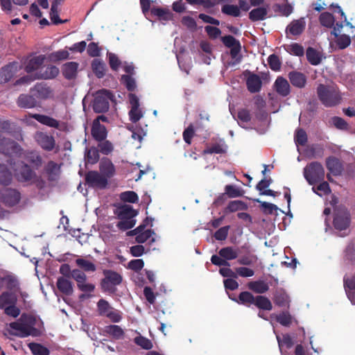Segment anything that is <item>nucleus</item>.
Returning <instances> with one entry per match:
<instances>
[{"label": "nucleus", "mask_w": 355, "mask_h": 355, "mask_svg": "<svg viewBox=\"0 0 355 355\" xmlns=\"http://www.w3.org/2000/svg\"><path fill=\"white\" fill-rule=\"evenodd\" d=\"M36 318L34 315L22 313L18 321L10 322L9 326L12 330L10 334L19 338H26L29 336H38L40 331L35 327L36 324Z\"/></svg>", "instance_id": "nucleus-1"}, {"label": "nucleus", "mask_w": 355, "mask_h": 355, "mask_svg": "<svg viewBox=\"0 0 355 355\" xmlns=\"http://www.w3.org/2000/svg\"><path fill=\"white\" fill-rule=\"evenodd\" d=\"M317 95L321 103L327 107H335L342 101L338 88L332 85L319 84L317 87Z\"/></svg>", "instance_id": "nucleus-2"}, {"label": "nucleus", "mask_w": 355, "mask_h": 355, "mask_svg": "<svg viewBox=\"0 0 355 355\" xmlns=\"http://www.w3.org/2000/svg\"><path fill=\"white\" fill-rule=\"evenodd\" d=\"M230 298L238 304L247 306L254 304L258 309L265 311H270L272 309V303L267 297L261 295L254 297L249 291L241 292L238 298H232L230 296Z\"/></svg>", "instance_id": "nucleus-3"}, {"label": "nucleus", "mask_w": 355, "mask_h": 355, "mask_svg": "<svg viewBox=\"0 0 355 355\" xmlns=\"http://www.w3.org/2000/svg\"><path fill=\"white\" fill-rule=\"evenodd\" d=\"M104 278L101 280L100 286L103 292L109 294H114L116 292V286L123 281L122 276L112 270H103Z\"/></svg>", "instance_id": "nucleus-4"}, {"label": "nucleus", "mask_w": 355, "mask_h": 355, "mask_svg": "<svg viewBox=\"0 0 355 355\" xmlns=\"http://www.w3.org/2000/svg\"><path fill=\"white\" fill-rule=\"evenodd\" d=\"M114 98L112 93L106 89L97 91L92 102V108L96 113H104L108 111L110 101Z\"/></svg>", "instance_id": "nucleus-5"}, {"label": "nucleus", "mask_w": 355, "mask_h": 355, "mask_svg": "<svg viewBox=\"0 0 355 355\" xmlns=\"http://www.w3.org/2000/svg\"><path fill=\"white\" fill-rule=\"evenodd\" d=\"M304 176L309 184L313 185L324 178V169L318 162H312L304 168Z\"/></svg>", "instance_id": "nucleus-6"}, {"label": "nucleus", "mask_w": 355, "mask_h": 355, "mask_svg": "<svg viewBox=\"0 0 355 355\" xmlns=\"http://www.w3.org/2000/svg\"><path fill=\"white\" fill-rule=\"evenodd\" d=\"M351 224V214L349 210L340 207L334 212L333 225L336 230L342 231L347 230Z\"/></svg>", "instance_id": "nucleus-7"}, {"label": "nucleus", "mask_w": 355, "mask_h": 355, "mask_svg": "<svg viewBox=\"0 0 355 355\" xmlns=\"http://www.w3.org/2000/svg\"><path fill=\"white\" fill-rule=\"evenodd\" d=\"M221 41L226 47L230 48V56L234 60L232 64L240 63L242 60V55L240 54L241 50L240 42L230 35L222 37Z\"/></svg>", "instance_id": "nucleus-8"}, {"label": "nucleus", "mask_w": 355, "mask_h": 355, "mask_svg": "<svg viewBox=\"0 0 355 355\" xmlns=\"http://www.w3.org/2000/svg\"><path fill=\"white\" fill-rule=\"evenodd\" d=\"M15 175L18 181L21 182H27L38 179L33 168H32L29 164L24 162H21L15 169Z\"/></svg>", "instance_id": "nucleus-9"}, {"label": "nucleus", "mask_w": 355, "mask_h": 355, "mask_svg": "<svg viewBox=\"0 0 355 355\" xmlns=\"http://www.w3.org/2000/svg\"><path fill=\"white\" fill-rule=\"evenodd\" d=\"M86 184L92 188L103 189H105L108 181L106 177L102 175L101 173L96 171H89L85 175Z\"/></svg>", "instance_id": "nucleus-10"}, {"label": "nucleus", "mask_w": 355, "mask_h": 355, "mask_svg": "<svg viewBox=\"0 0 355 355\" xmlns=\"http://www.w3.org/2000/svg\"><path fill=\"white\" fill-rule=\"evenodd\" d=\"M37 144L45 151L53 150L56 145L55 139L46 132L37 131L34 135Z\"/></svg>", "instance_id": "nucleus-11"}, {"label": "nucleus", "mask_w": 355, "mask_h": 355, "mask_svg": "<svg viewBox=\"0 0 355 355\" xmlns=\"http://www.w3.org/2000/svg\"><path fill=\"white\" fill-rule=\"evenodd\" d=\"M0 200L6 207H12L21 200V193L15 189L6 188L0 193Z\"/></svg>", "instance_id": "nucleus-12"}, {"label": "nucleus", "mask_w": 355, "mask_h": 355, "mask_svg": "<svg viewBox=\"0 0 355 355\" xmlns=\"http://www.w3.org/2000/svg\"><path fill=\"white\" fill-rule=\"evenodd\" d=\"M73 279L76 282L77 288L83 293H92L95 290V285L87 282V275L83 270H75Z\"/></svg>", "instance_id": "nucleus-13"}, {"label": "nucleus", "mask_w": 355, "mask_h": 355, "mask_svg": "<svg viewBox=\"0 0 355 355\" xmlns=\"http://www.w3.org/2000/svg\"><path fill=\"white\" fill-rule=\"evenodd\" d=\"M21 148L19 145L10 139L3 136L0 131V153L10 157L12 154H17Z\"/></svg>", "instance_id": "nucleus-14"}, {"label": "nucleus", "mask_w": 355, "mask_h": 355, "mask_svg": "<svg viewBox=\"0 0 355 355\" xmlns=\"http://www.w3.org/2000/svg\"><path fill=\"white\" fill-rule=\"evenodd\" d=\"M23 158L31 167L38 170L43 165V159L40 152L36 150H28L24 152Z\"/></svg>", "instance_id": "nucleus-15"}, {"label": "nucleus", "mask_w": 355, "mask_h": 355, "mask_svg": "<svg viewBox=\"0 0 355 355\" xmlns=\"http://www.w3.org/2000/svg\"><path fill=\"white\" fill-rule=\"evenodd\" d=\"M243 75L247 77L246 86L248 90L252 94L259 92L262 87L261 78L257 74L254 73L249 70H245L243 72Z\"/></svg>", "instance_id": "nucleus-16"}, {"label": "nucleus", "mask_w": 355, "mask_h": 355, "mask_svg": "<svg viewBox=\"0 0 355 355\" xmlns=\"http://www.w3.org/2000/svg\"><path fill=\"white\" fill-rule=\"evenodd\" d=\"M31 117L35 119L39 123L50 128H54L59 130H64L66 128V124L64 123H60L59 121L47 115L32 114Z\"/></svg>", "instance_id": "nucleus-17"}, {"label": "nucleus", "mask_w": 355, "mask_h": 355, "mask_svg": "<svg viewBox=\"0 0 355 355\" xmlns=\"http://www.w3.org/2000/svg\"><path fill=\"white\" fill-rule=\"evenodd\" d=\"M18 62H12L0 69V84L9 82L18 71Z\"/></svg>", "instance_id": "nucleus-18"}, {"label": "nucleus", "mask_w": 355, "mask_h": 355, "mask_svg": "<svg viewBox=\"0 0 355 355\" xmlns=\"http://www.w3.org/2000/svg\"><path fill=\"white\" fill-rule=\"evenodd\" d=\"M44 55L28 57L24 62V69L28 73L37 70L44 62Z\"/></svg>", "instance_id": "nucleus-19"}, {"label": "nucleus", "mask_w": 355, "mask_h": 355, "mask_svg": "<svg viewBox=\"0 0 355 355\" xmlns=\"http://www.w3.org/2000/svg\"><path fill=\"white\" fill-rule=\"evenodd\" d=\"M325 165L327 170L334 176L341 175L344 170L341 161L334 156H329L327 157L325 160Z\"/></svg>", "instance_id": "nucleus-20"}, {"label": "nucleus", "mask_w": 355, "mask_h": 355, "mask_svg": "<svg viewBox=\"0 0 355 355\" xmlns=\"http://www.w3.org/2000/svg\"><path fill=\"white\" fill-rule=\"evenodd\" d=\"M288 78L291 84L298 89H303L307 83L306 76L297 71H291L288 73Z\"/></svg>", "instance_id": "nucleus-21"}, {"label": "nucleus", "mask_w": 355, "mask_h": 355, "mask_svg": "<svg viewBox=\"0 0 355 355\" xmlns=\"http://www.w3.org/2000/svg\"><path fill=\"white\" fill-rule=\"evenodd\" d=\"M137 214V211L129 205H120L114 210V214L119 220L135 218Z\"/></svg>", "instance_id": "nucleus-22"}, {"label": "nucleus", "mask_w": 355, "mask_h": 355, "mask_svg": "<svg viewBox=\"0 0 355 355\" xmlns=\"http://www.w3.org/2000/svg\"><path fill=\"white\" fill-rule=\"evenodd\" d=\"M306 27V21L304 17L293 20L286 27V33L293 36L300 35Z\"/></svg>", "instance_id": "nucleus-23"}, {"label": "nucleus", "mask_w": 355, "mask_h": 355, "mask_svg": "<svg viewBox=\"0 0 355 355\" xmlns=\"http://www.w3.org/2000/svg\"><path fill=\"white\" fill-rule=\"evenodd\" d=\"M274 88L276 92L282 97L288 96L291 93V86L288 80L282 77L278 76L275 81Z\"/></svg>", "instance_id": "nucleus-24"}, {"label": "nucleus", "mask_w": 355, "mask_h": 355, "mask_svg": "<svg viewBox=\"0 0 355 355\" xmlns=\"http://www.w3.org/2000/svg\"><path fill=\"white\" fill-rule=\"evenodd\" d=\"M44 171L49 181H55L60 174V165L54 161H49L44 168Z\"/></svg>", "instance_id": "nucleus-25"}, {"label": "nucleus", "mask_w": 355, "mask_h": 355, "mask_svg": "<svg viewBox=\"0 0 355 355\" xmlns=\"http://www.w3.org/2000/svg\"><path fill=\"white\" fill-rule=\"evenodd\" d=\"M91 134L94 139L97 141H104L107 136V131L105 125L101 124L97 121L93 122L91 128Z\"/></svg>", "instance_id": "nucleus-26"}, {"label": "nucleus", "mask_w": 355, "mask_h": 355, "mask_svg": "<svg viewBox=\"0 0 355 355\" xmlns=\"http://www.w3.org/2000/svg\"><path fill=\"white\" fill-rule=\"evenodd\" d=\"M78 63L76 62H68L64 63L61 68L63 76L67 80H73L76 78Z\"/></svg>", "instance_id": "nucleus-27"}, {"label": "nucleus", "mask_w": 355, "mask_h": 355, "mask_svg": "<svg viewBox=\"0 0 355 355\" xmlns=\"http://www.w3.org/2000/svg\"><path fill=\"white\" fill-rule=\"evenodd\" d=\"M17 104L21 108L31 109L37 106V101L32 95L21 94L17 100Z\"/></svg>", "instance_id": "nucleus-28"}, {"label": "nucleus", "mask_w": 355, "mask_h": 355, "mask_svg": "<svg viewBox=\"0 0 355 355\" xmlns=\"http://www.w3.org/2000/svg\"><path fill=\"white\" fill-rule=\"evenodd\" d=\"M31 92H35L38 98L46 99L49 98L52 94V89L44 83H37L33 88Z\"/></svg>", "instance_id": "nucleus-29"}, {"label": "nucleus", "mask_w": 355, "mask_h": 355, "mask_svg": "<svg viewBox=\"0 0 355 355\" xmlns=\"http://www.w3.org/2000/svg\"><path fill=\"white\" fill-rule=\"evenodd\" d=\"M56 285L59 291L65 295L69 296L73 293V283L70 279L60 277L57 279Z\"/></svg>", "instance_id": "nucleus-30"}, {"label": "nucleus", "mask_w": 355, "mask_h": 355, "mask_svg": "<svg viewBox=\"0 0 355 355\" xmlns=\"http://www.w3.org/2000/svg\"><path fill=\"white\" fill-rule=\"evenodd\" d=\"M2 279L6 282L7 291L12 292L15 295H17V293L21 292L20 283L16 276L10 275L2 277Z\"/></svg>", "instance_id": "nucleus-31"}, {"label": "nucleus", "mask_w": 355, "mask_h": 355, "mask_svg": "<svg viewBox=\"0 0 355 355\" xmlns=\"http://www.w3.org/2000/svg\"><path fill=\"white\" fill-rule=\"evenodd\" d=\"M247 287L249 290L257 294H263L269 290L268 283L263 280L251 281L248 283Z\"/></svg>", "instance_id": "nucleus-32"}, {"label": "nucleus", "mask_w": 355, "mask_h": 355, "mask_svg": "<svg viewBox=\"0 0 355 355\" xmlns=\"http://www.w3.org/2000/svg\"><path fill=\"white\" fill-rule=\"evenodd\" d=\"M60 70L58 67L54 65L48 66L43 72L37 73L35 78L49 80L53 79L59 74Z\"/></svg>", "instance_id": "nucleus-33"}, {"label": "nucleus", "mask_w": 355, "mask_h": 355, "mask_svg": "<svg viewBox=\"0 0 355 355\" xmlns=\"http://www.w3.org/2000/svg\"><path fill=\"white\" fill-rule=\"evenodd\" d=\"M274 302L279 307H289L290 298L288 294L282 289L278 290L274 295Z\"/></svg>", "instance_id": "nucleus-34"}, {"label": "nucleus", "mask_w": 355, "mask_h": 355, "mask_svg": "<svg viewBox=\"0 0 355 355\" xmlns=\"http://www.w3.org/2000/svg\"><path fill=\"white\" fill-rule=\"evenodd\" d=\"M100 171L103 176L106 177L107 180L111 178L115 174V167L110 159L103 161L100 164Z\"/></svg>", "instance_id": "nucleus-35"}, {"label": "nucleus", "mask_w": 355, "mask_h": 355, "mask_svg": "<svg viewBox=\"0 0 355 355\" xmlns=\"http://www.w3.org/2000/svg\"><path fill=\"white\" fill-rule=\"evenodd\" d=\"M17 302V295L12 292L4 291L0 295V309H4L10 304Z\"/></svg>", "instance_id": "nucleus-36"}, {"label": "nucleus", "mask_w": 355, "mask_h": 355, "mask_svg": "<svg viewBox=\"0 0 355 355\" xmlns=\"http://www.w3.org/2000/svg\"><path fill=\"white\" fill-rule=\"evenodd\" d=\"M152 15L157 17L159 20L168 21L171 19L173 14L166 8L153 7L150 10Z\"/></svg>", "instance_id": "nucleus-37"}, {"label": "nucleus", "mask_w": 355, "mask_h": 355, "mask_svg": "<svg viewBox=\"0 0 355 355\" xmlns=\"http://www.w3.org/2000/svg\"><path fill=\"white\" fill-rule=\"evenodd\" d=\"M268 15V8L265 7H259L252 9L249 12V19L252 21L264 20Z\"/></svg>", "instance_id": "nucleus-38"}, {"label": "nucleus", "mask_w": 355, "mask_h": 355, "mask_svg": "<svg viewBox=\"0 0 355 355\" xmlns=\"http://www.w3.org/2000/svg\"><path fill=\"white\" fill-rule=\"evenodd\" d=\"M92 69L95 76L101 78L105 75L106 65L99 59H94L92 62Z\"/></svg>", "instance_id": "nucleus-39"}, {"label": "nucleus", "mask_w": 355, "mask_h": 355, "mask_svg": "<svg viewBox=\"0 0 355 355\" xmlns=\"http://www.w3.org/2000/svg\"><path fill=\"white\" fill-rule=\"evenodd\" d=\"M306 56L308 62L312 65H318L322 61L320 53L311 46L306 49Z\"/></svg>", "instance_id": "nucleus-40"}, {"label": "nucleus", "mask_w": 355, "mask_h": 355, "mask_svg": "<svg viewBox=\"0 0 355 355\" xmlns=\"http://www.w3.org/2000/svg\"><path fill=\"white\" fill-rule=\"evenodd\" d=\"M247 209L248 206L243 201L239 200H232L228 203L227 207L225 209V213H232L237 211L246 210Z\"/></svg>", "instance_id": "nucleus-41"}, {"label": "nucleus", "mask_w": 355, "mask_h": 355, "mask_svg": "<svg viewBox=\"0 0 355 355\" xmlns=\"http://www.w3.org/2000/svg\"><path fill=\"white\" fill-rule=\"evenodd\" d=\"M226 150H227V146L225 144L224 141L220 140V143H216V144H213L210 147H207L203 150V154L204 155L213 154V153L223 154V153H226Z\"/></svg>", "instance_id": "nucleus-42"}, {"label": "nucleus", "mask_w": 355, "mask_h": 355, "mask_svg": "<svg viewBox=\"0 0 355 355\" xmlns=\"http://www.w3.org/2000/svg\"><path fill=\"white\" fill-rule=\"evenodd\" d=\"M219 256L228 261L238 257V250L232 247H225L218 252Z\"/></svg>", "instance_id": "nucleus-43"}, {"label": "nucleus", "mask_w": 355, "mask_h": 355, "mask_svg": "<svg viewBox=\"0 0 355 355\" xmlns=\"http://www.w3.org/2000/svg\"><path fill=\"white\" fill-rule=\"evenodd\" d=\"M12 173L6 165L0 163V184L8 185L12 181Z\"/></svg>", "instance_id": "nucleus-44"}, {"label": "nucleus", "mask_w": 355, "mask_h": 355, "mask_svg": "<svg viewBox=\"0 0 355 355\" xmlns=\"http://www.w3.org/2000/svg\"><path fill=\"white\" fill-rule=\"evenodd\" d=\"M105 331L113 338L116 340L122 339L124 336V331L119 325L112 324L107 326Z\"/></svg>", "instance_id": "nucleus-45"}, {"label": "nucleus", "mask_w": 355, "mask_h": 355, "mask_svg": "<svg viewBox=\"0 0 355 355\" xmlns=\"http://www.w3.org/2000/svg\"><path fill=\"white\" fill-rule=\"evenodd\" d=\"M319 21L322 26L330 28L334 26L335 19L331 13L324 12L320 14Z\"/></svg>", "instance_id": "nucleus-46"}, {"label": "nucleus", "mask_w": 355, "mask_h": 355, "mask_svg": "<svg viewBox=\"0 0 355 355\" xmlns=\"http://www.w3.org/2000/svg\"><path fill=\"white\" fill-rule=\"evenodd\" d=\"M294 140L297 146H304L308 141L306 131L302 128L297 129L295 133Z\"/></svg>", "instance_id": "nucleus-47"}, {"label": "nucleus", "mask_w": 355, "mask_h": 355, "mask_svg": "<svg viewBox=\"0 0 355 355\" xmlns=\"http://www.w3.org/2000/svg\"><path fill=\"white\" fill-rule=\"evenodd\" d=\"M28 347L33 355H49L50 354L47 347L39 343H31L28 344Z\"/></svg>", "instance_id": "nucleus-48"}, {"label": "nucleus", "mask_w": 355, "mask_h": 355, "mask_svg": "<svg viewBox=\"0 0 355 355\" xmlns=\"http://www.w3.org/2000/svg\"><path fill=\"white\" fill-rule=\"evenodd\" d=\"M344 287L349 299L352 302V296L354 295L352 291H355V276L351 278L344 277Z\"/></svg>", "instance_id": "nucleus-49"}, {"label": "nucleus", "mask_w": 355, "mask_h": 355, "mask_svg": "<svg viewBox=\"0 0 355 355\" xmlns=\"http://www.w3.org/2000/svg\"><path fill=\"white\" fill-rule=\"evenodd\" d=\"M221 11L223 14L234 17H239L241 15L239 8L236 5L225 4L222 6Z\"/></svg>", "instance_id": "nucleus-50"}, {"label": "nucleus", "mask_w": 355, "mask_h": 355, "mask_svg": "<svg viewBox=\"0 0 355 355\" xmlns=\"http://www.w3.org/2000/svg\"><path fill=\"white\" fill-rule=\"evenodd\" d=\"M76 263L83 270V272H94L96 270L94 263L85 259H77Z\"/></svg>", "instance_id": "nucleus-51"}, {"label": "nucleus", "mask_w": 355, "mask_h": 355, "mask_svg": "<svg viewBox=\"0 0 355 355\" xmlns=\"http://www.w3.org/2000/svg\"><path fill=\"white\" fill-rule=\"evenodd\" d=\"M312 189L320 196H322V195L327 196L331 192L329 183L324 180H322V182H320L316 187H313Z\"/></svg>", "instance_id": "nucleus-52"}, {"label": "nucleus", "mask_w": 355, "mask_h": 355, "mask_svg": "<svg viewBox=\"0 0 355 355\" xmlns=\"http://www.w3.org/2000/svg\"><path fill=\"white\" fill-rule=\"evenodd\" d=\"M134 342L136 345L146 350L151 349L153 347L151 340L141 335L135 337Z\"/></svg>", "instance_id": "nucleus-53"}, {"label": "nucleus", "mask_w": 355, "mask_h": 355, "mask_svg": "<svg viewBox=\"0 0 355 355\" xmlns=\"http://www.w3.org/2000/svg\"><path fill=\"white\" fill-rule=\"evenodd\" d=\"M191 6L201 5L205 8H211L218 4L217 0H186Z\"/></svg>", "instance_id": "nucleus-54"}, {"label": "nucleus", "mask_w": 355, "mask_h": 355, "mask_svg": "<svg viewBox=\"0 0 355 355\" xmlns=\"http://www.w3.org/2000/svg\"><path fill=\"white\" fill-rule=\"evenodd\" d=\"M286 51L291 55L299 57L303 56L304 54V47L298 43H293L288 46Z\"/></svg>", "instance_id": "nucleus-55"}, {"label": "nucleus", "mask_w": 355, "mask_h": 355, "mask_svg": "<svg viewBox=\"0 0 355 355\" xmlns=\"http://www.w3.org/2000/svg\"><path fill=\"white\" fill-rule=\"evenodd\" d=\"M268 62L270 68L274 71H278L281 69L282 62L275 54H271L268 58Z\"/></svg>", "instance_id": "nucleus-56"}, {"label": "nucleus", "mask_w": 355, "mask_h": 355, "mask_svg": "<svg viewBox=\"0 0 355 355\" xmlns=\"http://www.w3.org/2000/svg\"><path fill=\"white\" fill-rule=\"evenodd\" d=\"M225 194H227L230 198L241 197L243 194V191L241 189L236 188L235 186L231 184H227L225 186Z\"/></svg>", "instance_id": "nucleus-57"}, {"label": "nucleus", "mask_w": 355, "mask_h": 355, "mask_svg": "<svg viewBox=\"0 0 355 355\" xmlns=\"http://www.w3.org/2000/svg\"><path fill=\"white\" fill-rule=\"evenodd\" d=\"M85 157L91 164L96 163L99 159V150L95 147H92L87 150Z\"/></svg>", "instance_id": "nucleus-58"}, {"label": "nucleus", "mask_w": 355, "mask_h": 355, "mask_svg": "<svg viewBox=\"0 0 355 355\" xmlns=\"http://www.w3.org/2000/svg\"><path fill=\"white\" fill-rule=\"evenodd\" d=\"M99 144L98 145V148H99V152L102 154L107 155L113 151L114 147L112 144L106 140V139L103 141H98Z\"/></svg>", "instance_id": "nucleus-59"}, {"label": "nucleus", "mask_w": 355, "mask_h": 355, "mask_svg": "<svg viewBox=\"0 0 355 355\" xmlns=\"http://www.w3.org/2000/svg\"><path fill=\"white\" fill-rule=\"evenodd\" d=\"M277 321L284 327H289L292 323V316L288 312H282L277 318Z\"/></svg>", "instance_id": "nucleus-60"}, {"label": "nucleus", "mask_w": 355, "mask_h": 355, "mask_svg": "<svg viewBox=\"0 0 355 355\" xmlns=\"http://www.w3.org/2000/svg\"><path fill=\"white\" fill-rule=\"evenodd\" d=\"M120 198L123 202L135 203L138 201L137 194L132 191H125L121 193Z\"/></svg>", "instance_id": "nucleus-61"}, {"label": "nucleus", "mask_w": 355, "mask_h": 355, "mask_svg": "<svg viewBox=\"0 0 355 355\" xmlns=\"http://www.w3.org/2000/svg\"><path fill=\"white\" fill-rule=\"evenodd\" d=\"M136 224L135 218L131 219H121L116 224V227L121 231H125L132 228Z\"/></svg>", "instance_id": "nucleus-62"}, {"label": "nucleus", "mask_w": 355, "mask_h": 355, "mask_svg": "<svg viewBox=\"0 0 355 355\" xmlns=\"http://www.w3.org/2000/svg\"><path fill=\"white\" fill-rule=\"evenodd\" d=\"M69 57V53L67 51L65 50H60L55 52H53L50 54L49 58L50 60L53 62H58L60 60H64L68 59Z\"/></svg>", "instance_id": "nucleus-63"}, {"label": "nucleus", "mask_w": 355, "mask_h": 355, "mask_svg": "<svg viewBox=\"0 0 355 355\" xmlns=\"http://www.w3.org/2000/svg\"><path fill=\"white\" fill-rule=\"evenodd\" d=\"M97 307L101 315L105 316L107 313L112 309L107 301L101 299L97 303Z\"/></svg>", "instance_id": "nucleus-64"}]
</instances>
